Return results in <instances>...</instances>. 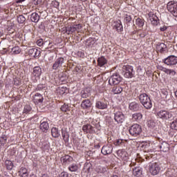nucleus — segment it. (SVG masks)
<instances>
[{"instance_id":"obj_1","label":"nucleus","mask_w":177,"mask_h":177,"mask_svg":"<svg viewBox=\"0 0 177 177\" xmlns=\"http://www.w3.org/2000/svg\"><path fill=\"white\" fill-rule=\"evenodd\" d=\"M138 97L141 104L144 106L145 109H147V110H150V109L153 107V103H151V100L150 99V97L147 95V94L145 93H141L139 95Z\"/></svg>"},{"instance_id":"obj_2","label":"nucleus","mask_w":177,"mask_h":177,"mask_svg":"<svg viewBox=\"0 0 177 177\" xmlns=\"http://www.w3.org/2000/svg\"><path fill=\"white\" fill-rule=\"evenodd\" d=\"M129 132L131 136L136 138L137 136H139L140 133H142V126L138 124H133L130 127Z\"/></svg>"},{"instance_id":"obj_3","label":"nucleus","mask_w":177,"mask_h":177,"mask_svg":"<svg viewBox=\"0 0 177 177\" xmlns=\"http://www.w3.org/2000/svg\"><path fill=\"white\" fill-rule=\"evenodd\" d=\"M122 81V77L118 73H113L109 78V84L111 86L114 85H118L120 82Z\"/></svg>"},{"instance_id":"obj_4","label":"nucleus","mask_w":177,"mask_h":177,"mask_svg":"<svg viewBox=\"0 0 177 177\" xmlns=\"http://www.w3.org/2000/svg\"><path fill=\"white\" fill-rule=\"evenodd\" d=\"M161 168L160 167V165L157 162L151 163L149 165V171L153 176L156 175H158L160 174Z\"/></svg>"},{"instance_id":"obj_5","label":"nucleus","mask_w":177,"mask_h":177,"mask_svg":"<svg viewBox=\"0 0 177 177\" xmlns=\"http://www.w3.org/2000/svg\"><path fill=\"white\" fill-rule=\"evenodd\" d=\"M123 75L125 78H132L135 75V71H133V67L127 65L123 66Z\"/></svg>"},{"instance_id":"obj_6","label":"nucleus","mask_w":177,"mask_h":177,"mask_svg":"<svg viewBox=\"0 0 177 177\" xmlns=\"http://www.w3.org/2000/svg\"><path fill=\"white\" fill-rule=\"evenodd\" d=\"M157 115L158 118L161 120H172L174 118V115L172 113L168 112V111L161 110L157 113Z\"/></svg>"},{"instance_id":"obj_7","label":"nucleus","mask_w":177,"mask_h":177,"mask_svg":"<svg viewBox=\"0 0 177 177\" xmlns=\"http://www.w3.org/2000/svg\"><path fill=\"white\" fill-rule=\"evenodd\" d=\"M167 8V10L173 14V16L177 17V3L169 1Z\"/></svg>"},{"instance_id":"obj_8","label":"nucleus","mask_w":177,"mask_h":177,"mask_svg":"<svg viewBox=\"0 0 177 177\" xmlns=\"http://www.w3.org/2000/svg\"><path fill=\"white\" fill-rule=\"evenodd\" d=\"M165 64L167 66H176L177 64V57L175 55H169L163 60Z\"/></svg>"},{"instance_id":"obj_9","label":"nucleus","mask_w":177,"mask_h":177,"mask_svg":"<svg viewBox=\"0 0 177 177\" xmlns=\"http://www.w3.org/2000/svg\"><path fill=\"white\" fill-rule=\"evenodd\" d=\"M114 120L118 124H122L125 121V115L120 111H114Z\"/></svg>"},{"instance_id":"obj_10","label":"nucleus","mask_w":177,"mask_h":177,"mask_svg":"<svg viewBox=\"0 0 177 177\" xmlns=\"http://www.w3.org/2000/svg\"><path fill=\"white\" fill-rule=\"evenodd\" d=\"M101 153H102L104 156L111 154V153H113V145H111V144L104 145L102 148Z\"/></svg>"},{"instance_id":"obj_11","label":"nucleus","mask_w":177,"mask_h":177,"mask_svg":"<svg viewBox=\"0 0 177 177\" xmlns=\"http://www.w3.org/2000/svg\"><path fill=\"white\" fill-rule=\"evenodd\" d=\"M148 17L153 26H158V23H160V19H158V17H157V15L153 14V12H149Z\"/></svg>"},{"instance_id":"obj_12","label":"nucleus","mask_w":177,"mask_h":177,"mask_svg":"<svg viewBox=\"0 0 177 177\" xmlns=\"http://www.w3.org/2000/svg\"><path fill=\"white\" fill-rule=\"evenodd\" d=\"M64 64V58L59 57L57 59V60L55 62L54 64L53 65V70H57V68H62Z\"/></svg>"},{"instance_id":"obj_13","label":"nucleus","mask_w":177,"mask_h":177,"mask_svg":"<svg viewBox=\"0 0 177 177\" xmlns=\"http://www.w3.org/2000/svg\"><path fill=\"white\" fill-rule=\"evenodd\" d=\"M156 50L160 53H165L168 50V48L164 43H158L156 45Z\"/></svg>"},{"instance_id":"obj_14","label":"nucleus","mask_w":177,"mask_h":177,"mask_svg":"<svg viewBox=\"0 0 177 177\" xmlns=\"http://www.w3.org/2000/svg\"><path fill=\"white\" fill-rule=\"evenodd\" d=\"M117 155L121 160H124V161L128 160V153L125 149H119L117 151Z\"/></svg>"},{"instance_id":"obj_15","label":"nucleus","mask_w":177,"mask_h":177,"mask_svg":"<svg viewBox=\"0 0 177 177\" xmlns=\"http://www.w3.org/2000/svg\"><path fill=\"white\" fill-rule=\"evenodd\" d=\"M82 130L86 133H95L96 131H95V127H92L91 124L84 125L82 127Z\"/></svg>"},{"instance_id":"obj_16","label":"nucleus","mask_w":177,"mask_h":177,"mask_svg":"<svg viewBox=\"0 0 177 177\" xmlns=\"http://www.w3.org/2000/svg\"><path fill=\"white\" fill-rule=\"evenodd\" d=\"M81 107L82 109H84V110H89V109L92 107V102H91V100L87 99L83 100L81 104Z\"/></svg>"},{"instance_id":"obj_17","label":"nucleus","mask_w":177,"mask_h":177,"mask_svg":"<svg viewBox=\"0 0 177 177\" xmlns=\"http://www.w3.org/2000/svg\"><path fill=\"white\" fill-rule=\"evenodd\" d=\"M81 24H76L73 26H71L69 28H66V32H68V34H70V32H75V31H78L79 30H81L82 28Z\"/></svg>"},{"instance_id":"obj_18","label":"nucleus","mask_w":177,"mask_h":177,"mask_svg":"<svg viewBox=\"0 0 177 177\" xmlns=\"http://www.w3.org/2000/svg\"><path fill=\"white\" fill-rule=\"evenodd\" d=\"M28 55L31 57H38L41 55V51L37 48H30L28 50Z\"/></svg>"},{"instance_id":"obj_19","label":"nucleus","mask_w":177,"mask_h":177,"mask_svg":"<svg viewBox=\"0 0 177 177\" xmlns=\"http://www.w3.org/2000/svg\"><path fill=\"white\" fill-rule=\"evenodd\" d=\"M113 28H115L118 32H121L122 31V24L120 20H118L113 22Z\"/></svg>"},{"instance_id":"obj_20","label":"nucleus","mask_w":177,"mask_h":177,"mask_svg":"<svg viewBox=\"0 0 177 177\" xmlns=\"http://www.w3.org/2000/svg\"><path fill=\"white\" fill-rule=\"evenodd\" d=\"M33 102L35 103V104H38V103H42V102H44V96H42V95L40 93H37L33 96Z\"/></svg>"},{"instance_id":"obj_21","label":"nucleus","mask_w":177,"mask_h":177,"mask_svg":"<svg viewBox=\"0 0 177 177\" xmlns=\"http://www.w3.org/2000/svg\"><path fill=\"white\" fill-rule=\"evenodd\" d=\"M39 128L41 131H42V132H44L45 133H46V132H48L49 129V123H48V122L41 121Z\"/></svg>"},{"instance_id":"obj_22","label":"nucleus","mask_w":177,"mask_h":177,"mask_svg":"<svg viewBox=\"0 0 177 177\" xmlns=\"http://www.w3.org/2000/svg\"><path fill=\"white\" fill-rule=\"evenodd\" d=\"M143 118V115L142 113H135L132 115L133 121H136V122H140Z\"/></svg>"},{"instance_id":"obj_23","label":"nucleus","mask_w":177,"mask_h":177,"mask_svg":"<svg viewBox=\"0 0 177 177\" xmlns=\"http://www.w3.org/2000/svg\"><path fill=\"white\" fill-rule=\"evenodd\" d=\"M143 173V170L140 167H136L133 169V175L134 176L140 177L142 176V174Z\"/></svg>"},{"instance_id":"obj_24","label":"nucleus","mask_w":177,"mask_h":177,"mask_svg":"<svg viewBox=\"0 0 177 177\" xmlns=\"http://www.w3.org/2000/svg\"><path fill=\"white\" fill-rule=\"evenodd\" d=\"M32 74L34 77H41V74H42V69L40 66H35Z\"/></svg>"},{"instance_id":"obj_25","label":"nucleus","mask_w":177,"mask_h":177,"mask_svg":"<svg viewBox=\"0 0 177 177\" xmlns=\"http://www.w3.org/2000/svg\"><path fill=\"white\" fill-rule=\"evenodd\" d=\"M160 149L163 153H167L169 151V144L167 142H162L160 145Z\"/></svg>"},{"instance_id":"obj_26","label":"nucleus","mask_w":177,"mask_h":177,"mask_svg":"<svg viewBox=\"0 0 177 177\" xmlns=\"http://www.w3.org/2000/svg\"><path fill=\"white\" fill-rule=\"evenodd\" d=\"M129 110H131V111H138L140 109L139 103L133 102L129 104Z\"/></svg>"},{"instance_id":"obj_27","label":"nucleus","mask_w":177,"mask_h":177,"mask_svg":"<svg viewBox=\"0 0 177 177\" xmlns=\"http://www.w3.org/2000/svg\"><path fill=\"white\" fill-rule=\"evenodd\" d=\"M62 136L63 138V140H64V142L67 143V142H68L70 135L68 134V132L66 129H62Z\"/></svg>"},{"instance_id":"obj_28","label":"nucleus","mask_w":177,"mask_h":177,"mask_svg":"<svg viewBox=\"0 0 177 177\" xmlns=\"http://www.w3.org/2000/svg\"><path fill=\"white\" fill-rule=\"evenodd\" d=\"M95 107L97 109H100V110H104V109H107V103L97 101L95 104Z\"/></svg>"},{"instance_id":"obj_29","label":"nucleus","mask_w":177,"mask_h":177,"mask_svg":"<svg viewBox=\"0 0 177 177\" xmlns=\"http://www.w3.org/2000/svg\"><path fill=\"white\" fill-rule=\"evenodd\" d=\"M30 20L33 23H38L39 21V15L37 12H33L30 15Z\"/></svg>"},{"instance_id":"obj_30","label":"nucleus","mask_w":177,"mask_h":177,"mask_svg":"<svg viewBox=\"0 0 177 177\" xmlns=\"http://www.w3.org/2000/svg\"><path fill=\"white\" fill-rule=\"evenodd\" d=\"M97 64L100 67H103L104 64H107V59L104 57H101L97 59Z\"/></svg>"},{"instance_id":"obj_31","label":"nucleus","mask_w":177,"mask_h":177,"mask_svg":"<svg viewBox=\"0 0 177 177\" xmlns=\"http://www.w3.org/2000/svg\"><path fill=\"white\" fill-rule=\"evenodd\" d=\"M19 174L21 177H28V171L26 167H21L19 171Z\"/></svg>"},{"instance_id":"obj_32","label":"nucleus","mask_w":177,"mask_h":177,"mask_svg":"<svg viewBox=\"0 0 177 177\" xmlns=\"http://www.w3.org/2000/svg\"><path fill=\"white\" fill-rule=\"evenodd\" d=\"M51 135L53 138H59V136H60V132H59V129L56 127H53L51 129Z\"/></svg>"},{"instance_id":"obj_33","label":"nucleus","mask_w":177,"mask_h":177,"mask_svg":"<svg viewBox=\"0 0 177 177\" xmlns=\"http://www.w3.org/2000/svg\"><path fill=\"white\" fill-rule=\"evenodd\" d=\"M136 26L139 27V28H142V27L145 26V19L142 18H137L136 19Z\"/></svg>"},{"instance_id":"obj_34","label":"nucleus","mask_w":177,"mask_h":177,"mask_svg":"<svg viewBox=\"0 0 177 177\" xmlns=\"http://www.w3.org/2000/svg\"><path fill=\"white\" fill-rule=\"evenodd\" d=\"M5 167L6 168V169H8V171H12V169H13V162H12L11 160H7L5 161Z\"/></svg>"},{"instance_id":"obj_35","label":"nucleus","mask_w":177,"mask_h":177,"mask_svg":"<svg viewBox=\"0 0 177 177\" xmlns=\"http://www.w3.org/2000/svg\"><path fill=\"white\" fill-rule=\"evenodd\" d=\"M112 92L114 93V95H119V93L122 92V87L120 86H113L112 88Z\"/></svg>"},{"instance_id":"obj_36","label":"nucleus","mask_w":177,"mask_h":177,"mask_svg":"<svg viewBox=\"0 0 177 177\" xmlns=\"http://www.w3.org/2000/svg\"><path fill=\"white\" fill-rule=\"evenodd\" d=\"M63 162H66V164H70L73 161V157L66 155L65 156L62 158Z\"/></svg>"},{"instance_id":"obj_37","label":"nucleus","mask_w":177,"mask_h":177,"mask_svg":"<svg viewBox=\"0 0 177 177\" xmlns=\"http://www.w3.org/2000/svg\"><path fill=\"white\" fill-rule=\"evenodd\" d=\"M81 96L82 99H87V97H89L91 96V93L88 92V90H82L81 92Z\"/></svg>"},{"instance_id":"obj_38","label":"nucleus","mask_w":177,"mask_h":177,"mask_svg":"<svg viewBox=\"0 0 177 177\" xmlns=\"http://www.w3.org/2000/svg\"><path fill=\"white\" fill-rule=\"evenodd\" d=\"M21 52V50H20V47L15 46L13 47L11 50L12 55H19Z\"/></svg>"},{"instance_id":"obj_39","label":"nucleus","mask_w":177,"mask_h":177,"mask_svg":"<svg viewBox=\"0 0 177 177\" xmlns=\"http://www.w3.org/2000/svg\"><path fill=\"white\" fill-rule=\"evenodd\" d=\"M68 169L71 172H77V171H78V165L72 164L68 167Z\"/></svg>"},{"instance_id":"obj_40","label":"nucleus","mask_w":177,"mask_h":177,"mask_svg":"<svg viewBox=\"0 0 177 177\" xmlns=\"http://www.w3.org/2000/svg\"><path fill=\"white\" fill-rule=\"evenodd\" d=\"M26 21V17L23 15H19L17 17V22L19 24H23V23H24Z\"/></svg>"},{"instance_id":"obj_41","label":"nucleus","mask_w":177,"mask_h":177,"mask_svg":"<svg viewBox=\"0 0 177 177\" xmlns=\"http://www.w3.org/2000/svg\"><path fill=\"white\" fill-rule=\"evenodd\" d=\"M31 110H32V108H31V106L30 105H26L24 106V111L23 113L24 114H28V113H30V111H31Z\"/></svg>"},{"instance_id":"obj_42","label":"nucleus","mask_w":177,"mask_h":177,"mask_svg":"<svg viewBox=\"0 0 177 177\" xmlns=\"http://www.w3.org/2000/svg\"><path fill=\"white\" fill-rule=\"evenodd\" d=\"M61 110L64 111V113H67V111H70V108L68 104H64L61 106Z\"/></svg>"},{"instance_id":"obj_43","label":"nucleus","mask_w":177,"mask_h":177,"mask_svg":"<svg viewBox=\"0 0 177 177\" xmlns=\"http://www.w3.org/2000/svg\"><path fill=\"white\" fill-rule=\"evenodd\" d=\"M115 146H122L124 145V140L118 139L114 142Z\"/></svg>"},{"instance_id":"obj_44","label":"nucleus","mask_w":177,"mask_h":177,"mask_svg":"<svg viewBox=\"0 0 177 177\" xmlns=\"http://www.w3.org/2000/svg\"><path fill=\"white\" fill-rule=\"evenodd\" d=\"M148 127L149 128H155L156 127V122L153 120H150L148 121Z\"/></svg>"},{"instance_id":"obj_45","label":"nucleus","mask_w":177,"mask_h":177,"mask_svg":"<svg viewBox=\"0 0 177 177\" xmlns=\"http://www.w3.org/2000/svg\"><path fill=\"white\" fill-rule=\"evenodd\" d=\"M170 127L171 129H174L175 131H177V119L171 123Z\"/></svg>"},{"instance_id":"obj_46","label":"nucleus","mask_w":177,"mask_h":177,"mask_svg":"<svg viewBox=\"0 0 177 177\" xmlns=\"http://www.w3.org/2000/svg\"><path fill=\"white\" fill-rule=\"evenodd\" d=\"M6 140H8V137L6 136H3L0 138L1 145H5V143H6Z\"/></svg>"},{"instance_id":"obj_47","label":"nucleus","mask_w":177,"mask_h":177,"mask_svg":"<svg viewBox=\"0 0 177 177\" xmlns=\"http://www.w3.org/2000/svg\"><path fill=\"white\" fill-rule=\"evenodd\" d=\"M132 20V17H131V15L127 14L125 15V17H124V21L126 23H131V21Z\"/></svg>"},{"instance_id":"obj_48","label":"nucleus","mask_w":177,"mask_h":177,"mask_svg":"<svg viewBox=\"0 0 177 177\" xmlns=\"http://www.w3.org/2000/svg\"><path fill=\"white\" fill-rule=\"evenodd\" d=\"M163 72L165 73L166 74H172V73H174L175 74V71L171 70V69H167V68H165L164 69Z\"/></svg>"},{"instance_id":"obj_49","label":"nucleus","mask_w":177,"mask_h":177,"mask_svg":"<svg viewBox=\"0 0 177 177\" xmlns=\"http://www.w3.org/2000/svg\"><path fill=\"white\" fill-rule=\"evenodd\" d=\"M53 6H54V8H57L59 6V5H60V3H59V1L55 0L53 1H52Z\"/></svg>"},{"instance_id":"obj_50","label":"nucleus","mask_w":177,"mask_h":177,"mask_svg":"<svg viewBox=\"0 0 177 177\" xmlns=\"http://www.w3.org/2000/svg\"><path fill=\"white\" fill-rule=\"evenodd\" d=\"M38 46H42L44 45V41L42 39H39L37 41Z\"/></svg>"},{"instance_id":"obj_51","label":"nucleus","mask_w":177,"mask_h":177,"mask_svg":"<svg viewBox=\"0 0 177 177\" xmlns=\"http://www.w3.org/2000/svg\"><path fill=\"white\" fill-rule=\"evenodd\" d=\"M60 177H68V173L64 171L60 174Z\"/></svg>"},{"instance_id":"obj_52","label":"nucleus","mask_w":177,"mask_h":177,"mask_svg":"<svg viewBox=\"0 0 177 177\" xmlns=\"http://www.w3.org/2000/svg\"><path fill=\"white\" fill-rule=\"evenodd\" d=\"M42 0H34V5H41Z\"/></svg>"},{"instance_id":"obj_53","label":"nucleus","mask_w":177,"mask_h":177,"mask_svg":"<svg viewBox=\"0 0 177 177\" xmlns=\"http://www.w3.org/2000/svg\"><path fill=\"white\" fill-rule=\"evenodd\" d=\"M14 84L16 86L20 85V81H19V79H14Z\"/></svg>"},{"instance_id":"obj_54","label":"nucleus","mask_w":177,"mask_h":177,"mask_svg":"<svg viewBox=\"0 0 177 177\" xmlns=\"http://www.w3.org/2000/svg\"><path fill=\"white\" fill-rule=\"evenodd\" d=\"M140 38H145L146 37V33L142 32L141 34H140Z\"/></svg>"},{"instance_id":"obj_55","label":"nucleus","mask_w":177,"mask_h":177,"mask_svg":"<svg viewBox=\"0 0 177 177\" xmlns=\"http://www.w3.org/2000/svg\"><path fill=\"white\" fill-rule=\"evenodd\" d=\"M101 171L100 172H102L103 174H104V172H106L107 169H106V167H101Z\"/></svg>"},{"instance_id":"obj_56","label":"nucleus","mask_w":177,"mask_h":177,"mask_svg":"<svg viewBox=\"0 0 177 177\" xmlns=\"http://www.w3.org/2000/svg\"><path fill=\"white\" fill-rule=\"evenodd\" d=\"M167 28V26L160 27V31H166Z\"/></svg>"},{"instance_id":"obj_57","label":"nucleus","mask_w":177,"mask_h":177,"mask_svg":"<svg viewBox=\"0 0 177 177\" xmlns=\"http://www.w3.org/2000/svg\"><path fill=\"white\" fill-rule=\"evenodd\" d=\"M158 70H160L161 71H164V70H165V68L161 66H159L158 67Z\"/></svg>"},{"instance_id":"obj_58","label":"nucleus","mask_w":177,"mask_h":177,"mask_svg":"<svg viewBox=\"0 0 177 177\" xmlns=\"http://www.w3.org/2000/svg\"><path fill=\"white\" fill-rule=\"evenodd\" d=\"M75 70L77 71V73H78V71H80V66H76Z\"/></svg>"},{"instance_id":"obj_59","label":"nucleus","mask_w":177,"mask_h":177,"mask_svg":"<svg viewBox=\"0 0 177 177\" xmlns=\"http://www.w3.org/2000/svg\"><path fill=\"white\" fill-rule=\"evenodd\" d=\"M84 56H85V54L84 53V52H82V57H84Z\"/></svg>"},{"instance_id":"obj_60","label":"nucleus","mask_w":177,"mask_h":177,"mask_svg":"<svg viewBox=\"0 0 177 177\" xmlns=\"http://www.w3.org/2000/svg\"><path fill=\"white\" fill-rule=\"evenodd\" d=\"M111 177H118V176H117V175H113V176H111Z\"/></svg>"},{"instance_id":"obj_61","label":"nucleus","mask_w":177,"mask_h":177,"mask_svg":"<svg viewBox=\"0 0 177 177\" xmlns=\"http://www.w3.org/2000/svg\"><path fill=\"white\" fill-rule=\"evenodd\" d=\"M175 96L177 97V91L175 92Z\"/></svg>"},{"instance_id":"obj_62","label":"nucleus","mask_w":177,"mask_h":177,"mask_svg":"<svg viewBox=\"0 0 177 177\" xmlns=\"http://www.w3.org/2000/svg\"><path fill=\"white\" fill-rule=\"evenodd\" d=\"M39 88H41V86H37V88L39 89Z\"/></svg>"},{"instance_id":"obj_63","label":"nucleus","mask_w":177,"mask_h":177,"mask_svg":"<svg viewBox=\"0 0 177 177\" xmlns=\"http://www.w3.org/2000/svg\"><path fill=\"white\" fill-rule=\"evenodd\" d=\"M24 1H25V0H21V2H24Z\"/></svg>"},{"instance_id":"obj_64","label":"nucleus","mask_w":177,"mask_h":177,"mask_svg":"<svg viewBox=\"0 0 177 177\" xmlns=\"http://www.w3.org/2000/svg\"><path fill=\"white\" fill-rule=\"evenodd\" d=\"M81 1H86V0H81Z\"/></svg>"}]
</instances>
